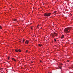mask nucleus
<instances>
[{"mask_svg":"<svg viewBox=\"0 0 73 73\" xmlns=\"http://www.w3.org/2000/svg\"><path fill=\"white\" fill-rule=\"evenodd\" d=\"M70 30H71V28L70 27L66 28L64 30V32L65 33H69Z\"/></svg>","mask_w":73,"mask_h":73,"instance_id":"nucleus-1","label":"nucleus"},{"mask_svg":"<svg viewBox=\"0 0 73 73\" xmlns=\"http://www.w3.org/2000/svg\"><path fill=\"white\" fill-rule=\"evenodd\" d=\"M50 35L52 36L53 38H54V37L57 36L58 35H57V33L54 32L53 33H51Z\"/></svg>","mask_w":73,"mask_h":73,"instance_id":"nucleus-2","label":"nucleus"},{"mask_svg":"<svg viewBox=\"0 0 73 73\" xmlns=\"http://www.w3.org/2000/svg\"><path fill=\"white\" fill-rule=\"evenodd\" d=\"M51 14V13H46L44 14V15L45 16H47L48 17V16H50Z\"/></svg>","mask_w":73,"mask_h":73,"instance_id":"nucleus-3","label":"nucleus"},{"mask_svg":"<svg viewBox=\"0 0 73 73\" xmlns=\"http://www.w3.org/2000/svg\"><path fill=\"white\" fill-rule=\"evenodd\" d=\"M29 42V41H28V40H26L25 42V44H28Z\"/></svg>","mask_w":73,"mask_h":73,"instance_id":"nucleus-4","label":"nucleus"},{"mask_svg":"<svg viewBox=\"0 0 73 73\" xmlns=\"http://www.w3.org/2000/svg\"><path fill=\"white\" fill-rule=\"evenodd\" d=\"M64 35H62L61 37V38H64Z\"/></svg>","mask_w":73,"mask_h":73,"instance_id":"nucleus-5","label":"nucleus"},{"mask_svg":"<svg viewBox=\"0 0 73 73\" xmlns=\"http://www.w3.org/2000/svg\"><path fill=\"white\" fill-rule=\"evenodd\" d=\"M12 59L13 60V61H16V60L15 59V58H12Z\"/></svg>","mask_w":73,"mask_h":73,"instance_id":"nucleus-6","label":"nucleus"},{"mask_svg":"<svg viewBox=\"0 0 73 73\" xmlns=\"http://www.w3.org/2000/svg\"><path fill=\"white\" fill-rule=\"evenodd\" d=\"M38 46H42V44H38Z\"/></svg>","mask_w":73,"mask_h":73,"instance_id":"nucleus-7","label":"nucleus"},{"mask_svg":"<svg viewBox=\"0 0 73 73\" xmlns=\"http://www.w3.org/2000/svg\"><path fill=\"white\" fill-rule=\"evenodd\" d=\"M15 51L16 52H19L18 50H15Z\"/></svg>","mask_w":73,"mask_h":73,"instance_id":"nucleus-8","label":"nucleus"},{"mask_svg":"<svg viewBox=\"0 0 73 73\" xmlns=\"http://www.w3.org/2000/svg\"><path fill=\"white\" fill-rule=\"evenodd\" d=\"M18 52H21V50L20 49H19L18 50Z\"/></svg>","mask_w":73,"mask_h":73,"instance_id":"nucleus-9","label":"nucleus"},{"mask_svg":"<svg viewBox=\"0 0 73 73\" xmlns=\"http://www.w3.org/2000/svg\"><path fill=\"white\" fill-rule=\"evenodd\" d=\"M13 20L15 21H16V20H17L16 19H13Z\"/></svg>","mask_w":73,"mask_h":73,"instance_id":"nucleus-10","label":"nucleus"},{"mask_svg":"<svg viewBox=\"0 0 73 73\" xmlns=\"http://www.w3.org/2000/svg\"><path fill=\"white\" fill-rule=\"evenodd\" d=\"M24 41H25V40L24 39L23 40V42L24 43Z\"/></svg>","mask_w":73,"mask_h":73,"instance_id":"nucleus-11","label":"nucleus"},{"mask_svg":"<svg viewBox=\"0 0 73 73\" xmlns=\"http://www.w3.org/2000/svg\"><path fill=\"white\" fill-rule=\"evenodd\" d=\"M57 12V11H55L54 12V13H56Z\"/></svg>","mask_w":73,"mask_h":73,"instance_id":"nucleus-12","label":"nucleus"},{"mask_svg":"<svg viewBox=\"0 0 73 73\" xmlns=\"http://www.w3.org/2000/svg\"><path fill=\"white\" fill-rule=\"evenodd\" d=\"M0 70H3V68H0Z\"/></svg>","mask_w":73,"mask_h":73,"instance_id":"nucleus-13","label":"nucleus"},{"mask_svg":"<svg viewBox=\"0 0 73 73\" xmlns=\"http://www.w3.org/2000/svg\"><path fill=\"white\" fill-rule=\"evenodd\" d=\"M0 29H2V27L1 26H0Z\"/></svg>","mask_w":73,"mask_h":73,"instance_id":"nucleus-14","label":"nucleus"},{"mask_svg":"<svg viewBox=\"0 0 73 73\" xmlns=\"http://www.w3.org/2000/svg\"><path fill=\"white\" fill-rule=\"evenodd\" d=\"M8 60H9V57L8 58Z\"/></svg>","mask_w":73,"mask_h":73,"instance_id":"nucleus-15","label":"nucleus"},{"mask_svg":"<svg viewBox=\"0 0 73 73\" xmlns=\"http://www.w3.org/2000/svg\"><path fill=\"white\" fill-rule=\"evenodd\" d=\"M54 40L55 42H56V39H54Z\"/></svg>","mask_w":73,"mask_h":73,"instance_id":"nucleus-16","label":"nucleus"},{"mask_svg":"<svg viewBox=\"0 0 73 73\" xmlns=\"http://www.w3.org/2000/svg\"><path fill=\"white\" fill-rule=\"evenodd\" d=\"M31 62V63H33V62Z\"/></svg>","mask_w":73,"mask_h":73,"instance_id":"nucleus-17","label":"nucleus"},{"mask_svg":"<svg viewBox=\"0 0 73 73\" xmlns=\"http://www.w3.org/2000/svg\"><path fill=\"white\" fill-rule=\"evenodd\" d=\"M60 68H62V66H60Z\"/></svg>","mask_w":73,"mask_h":73,"instance_id":"nucleus-18","label":"nucleus"},{"mask_svg":"<svg viewBox=\"0 0 73 73\" xmlns=\"http://www.w3.org/2000/svg\"><path fill=\"white\" fill-rule=\"evenodd\" d=\"M31 29H33V28H32V27H31Z\"/></svg>","mask_w":73,"mask_h":73,"instance_id":"nucleus-19","label":"nucleus"},{"mask_svg":"<svg viewBox=\"0 0 73 73\" xmlns=\"http://www.w3.org/2000/svg\"><path fill=\"white\" fill-rule=\"evenodd\" d=\"M26 52H28V50H27L26 51Z\"/></svg>","mask_w":73,"mask_h":73,"instance_id":"nucleus-20","label":"nucleus"},{"mask_svg":"<svg viewBox=\"0 0 73 73\" xmlns=\"http://www.w3.org/2000/svg\"><path fill=\"white\" fill-rule=\"evenodd\" d=\"M40 62H41V61H40Z\"/></svg>","mask_w":73,"mask_h":73,"instance_id":"nucleus-21","label":"nucleus"},{"mask_svg":"<svg viewBox=\"0 0 73 73\" xmlns=\"http://www.w3.org/2000/svg\"><path fill=\"white\" fill-rule=\"evenodd\" d=\"M69 60H68V62H69Z\"/></svg>","mask_w":73,"mask_h":73,"instance_id":"nucleus-22","label":"nucleus"},{"mask_svg":"<svg viewBox=\"0 0 73 73\" xmlns=\"http://www.w3.org/2000/svg\"><path fill=\"white\" fill-rule=\"evenodd\" d=\"M21 41H19V42H20Z\"/></svg>","mask_w":73,"mask_h":73,"instance_id":"nucleus-23","label":"nucleus"}]
</instances>
